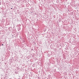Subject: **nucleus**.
<instances>
[{
    "label": "nucleus",
    "instance_id": "1",
    "mask_svg": "<svg viewBox=\"0 0 79 79\" xmlns=\"http://www.w3.org/2000/svg\"><path fill=\"white\" fill-rule=\"evenodd\" d=\"M2 45H3V44H2Z\"/></svg>",
    "mask_w": 79,
    "mask_h": 79
},
{
    "label": "nucleus",
    "instance_id": "2",
    "mask_svg": "<svg viewBox=\"0 0 79 79\" xmlns=\"http://www.w3.org/2000/svg\"><path fill=\"white\" fill-rule=\"evenodd\" d=\"M11 9H12V8H11Z\"/></svg>",
    "mask_w": 79,
    "mask_h": 79
}]
</instances>
